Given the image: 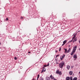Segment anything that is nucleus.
<instances>
[{
  "label": "nucleus",
  "instance_id": "39448f33",
  "mask_svg": "<svg viewBox=\"0 0 80 80\" xmlns=\"http://www.w3.org/2000/svg\"><path fill=\"white\" fill-rule=\"evenodd\" d=\"M65 54H64L63 56H61L60 57V59L61 60H63V58L65 57Z\"/></svg>",
  "mask_w": 80,
  "mask_h": 80
},
{
  "label": "nucleus",
  "instance_id": "c756f323",
  "mask_svg": "<svg viewBox=\"0 0 80 80\" xmlns=\"http://www.w3.org/2000/svg\"><path fill=\"white\" fill-rule=\"evenodd\" d=\"M55 52L56 53H57V51L56 50V51H55Z\"/></svg>",
  "mask_w": 80,
  "mask_h": 80
},
{
  "label": "nucleus",
  "instance_id": "f8f14e48",
  "mask_svg": "<svg viewBox=\"0 0 80 80\" xmlns=\"http://www.w3.org/2000/svg\"><path fill=\"white\" fill-rule=\"evenodd\" d=\"M69 73L70 75H72V73H73V72L71 71L69 72Z\"/></svg>",
  "mask_w": 80,
  "mask_h": 80
},
{
  "label": "nucleus",
  "instance_id": "dca6fc26",
  "mask_svg": "<svg viewBox=\"0 0 80 80\" xmlns=\"http://www.w3.org/2000/svg\"><path fill=\"white\" fill-rule=\"evenodd\" d=\"M55 61L56 63V64H58V63L57 62H58V59H56Z\"/></svg>",
  "mask_w": 80,
  "mask_h": 80
},
{
  "label": "nucleus",
  "instance_id": "4be33fe9",
  "mask_svg": "<svg viewBox=\"0 0 80 80\" xmlns=\"http://www.w3.org/2000/svg\"><path fill=\"white\" fill-rule=\"evenodd\" d=\"M59 56V55H57L56 56V58H57Z\"/></svg>",
  "mask_w": 80,
  "mask_h": 80
},
{
  "label": "nucleus",
  "instance_id": "bb28decb",
  "mask_svg": "<svg viewBox=\"0 0 80 80\" xmlns=\"http://www.w3.org/2000/svg\"><path fill=\"white\" fill-rule=\"evenodd\" d=\"M64 45H65V44H64V43H63V44L62 45V46H63Z\"/></svg>",
  "mask_w": 80,
  "mask_h": 80
},
{
  "label": "nucleus",
  "instance_id": "9b49d317",
  "mask_svg": "<svg viewBox=\"0 0 80 80\" xmlns=\"http://www.w3.org/2000/svg\"><path fill=\"white\" fill-rule=\"evenodd\" d=\"M70 50H71V48H69L68 50V51L67 53H70Z\"/></svg>",
  "mask_w": 80,
  "mask_h": 80
},
{
  "label": "nucleus",
  "instance_id": "7ed1b4c3",
  "mask_svg": "<svg viewBox=\"0 0 80 80\" xmlns=\"http://www.w3.org/2000/svg\"><path fill=\"white\" fill-rule=\"evenodd\" d=\"M56 73L57 74H59V75H61L62 72H61V71H59V70H57Z\"/></svg>",
  "mask_w": 80,
  "mask_h": 80
},
{
  "label": "nucleus",
  "instance_id": "6ab92c4d",
  "mask_svg": "<svg viewBox=\"0 0 80 80\" xmlns=\"http://www.w3.org/2000/svg\"><path fill=\"white\" fill-rule=\"evenodd\" d=\"M70 80H73V78L72 77H70Z\"/></svg>",
  "mask_w": 80,
  "mask_h": 80
},
{
  "label": "nucleus",
  "instance_id": "f704fd0d",
  "mask_svg": "<svg viewBox=\"0 0 80 80\" xmlns=\"http://www.w3.org/2000/svg\"><path fill=\"white\" fill-rule=\"evenodd\" d=\"M71 68H73V67L72 66Z\"/></svg>",
  "mask_w": 80,
  "mask_h": 80
},
{
  "label": "nucleus",
  "instance_id": "4468645a",
  "mask_svg": "<svg viewBox=\"0 0 80 80\" xmlns=\"http://www.w3.org/2000/svg\"><path fill=\"white\" fill-rule=\"evenodd\" d=\"M67 40H65L63 42V43H64V44H65L66 43H67Z\"/></svg>",
  "mask_w": 80,
  "mask_h": 80
},
{
  "label": "nucleus",
  "instance_id": "a211bd4d",
  "mask_svg": "<svg viewBox=\"0 0 80 80\" xmlns=\"http://www.w3.org/2000/svg\"><path fill=\"white\" fill-rule=\"evenodd\" d=\"M40 76V75H39V74H38V77H37V80H38V79L39 78V77Z\"/></svg>",
  "mask_w": 80,
  "mask_h": 80
},
{
  "label": "nucleus",
  "instance_id": "0eeeda50",
  "mask_svg": "<svg viewBox=\"0 0 80 80\" xmlns=\"http://www.w3.org/2000/svg\"><path fill=\"white\" fill-rule=\"evenodd\" d=\"M46 80H50V78L49 77H47L46 78Z\"/></svg>",
  "mask_w": 80,
  "mask_h": 80
},
{
  "label": "nucleus",
  "instance_id": "6e6552de",
  "mask_svg": "<svg viewBox=\"0 0 80 80\" xmlns=\"http://www.w3.org/2000/svg\"><path fill=\"white\" fill-rule=\"evenodd\" d=\"M70 66L69 65H68L67 66V68L68 70H69L70 69Z\"/></svg>",
  "mask_w": 80,
  "mask_h": 80
},
{
  "label": "nucleus",
  "instance_id": "a878e982",
  "mask_svg": "<svg viewBox=\"0 0 80 80\" xmlns=\"http://www.w3.org/2000/svg\"><path fill=\"white\" fill-rule=\"evenodd\" d=\"M21 19H23V18L22 17H21Z\"/></svg>",
  "mask_w": 80,
  "mask_h": 80
},
{
  "label": "nucleus",
  "instance_id": "cd10ccee",
  "mask_svg": "<svg viewBox=\"0 0 80 80\" xmlns=\"http://www.w3.org/2000/svg\"><path fill=\"white\" fill-rule=\"evenodd\" d=\"M42 72H43V70H42Z\"/></svg>",
  "mask_w": 80,
  "mask_h": 80
},
{
  "label": "nucleus",
  "instance_id": "e433bc0d",
  "mask_svg": "<svg viewBox=\"0 0 80 80\" xmlns=\"http://www.w3.org/2000/svg\"><path fill=\"white\" fill-rule=\"evenodd\" d=\"M0 45H1V43H0Z\"/></svg>",
  "mask_w": 80,
  "mask_h": 80
},
{
  "label": "nucleus",
  "instance_id": "393cba45",
  "mask_svg": "<svg viewBox=\"0 0 80 80\" xmlns=\"http://www.w3.org/2000/svg\"><path fill=\"white\" fill-rule=\"evenodd\" d=\"M41 80H43V78H42L41 79Z\"/></svg>",
  "mask_w": 80,
  "mask_h": 80
},
{
  "label": "nucleus",
  "instance_id": "c85d7f7f",
  "mask_svg": "<svg viewBox=\"0 0 80 80\" xmlns=\"http://www.w3.org/2000/svg\"><path fill=\"white\" fill-rule=\"evenodd\" d=\"M72 40H73V39H72L71 41H70V42H72Z\"/></svg>",
  "mask_w": 80,
  "mask_h": 80
},
{
  "label": "nucleus",
  "instance_id": "f257e3e1",
  "mask_svg": "<svg viewBox=\"0 0 80 80\" xmlns=\"http://www.w3.org/2000/svg\"><path fill=\"white\" fill-rule=\"evenodd\" d=\"M64 64H65V62H62L59 63V67L61 68H62L63 67Z\"/></svg>",
  "mask_w": 80,
  "mask_h": 80
},
{
  "label": "nucleus",
  "instance_id": "423d86ee",
  "mask_svg": "<svg viewBox=\"0 0 80 80\" xmlns=\"http://www.w3.org/2000/svg\"><path fill=\"white\" fill-rule=\"evenodd\" d=\"M73 57L74 58H75L76 59H77V55H76L75 54H74L73 55Z\"/></svg>",
  "mask_w": 80,
  "mask_h": 80
},
{
  "label": "nucleus",
  "instance_id": "ddd939ff",
  "mask_svg": "<svg viewBox=\"0 0 80 80\" xmlns=\"http://www.w3.org/2000/svg\"><path fill=\"white\" fill-rule=\"evenodd\" d=\"M64 50L65 51V53H67V49H64Z\"/></svg>",
  "mask_w": 80,
  "mask_h": 80
},
{
  "label": "nucleus",
  "instance_id": "f03ea898",
  "mask_svg": "<svg viewBox=\"0 0 80 80\" xmlns=\"http://www.w3.org/2000/svg\"><path fill=\"white\" fill-rule=\"evenodd\" d=\"M76 35H73V37L72 38V40L74 39V40L73 41V42H75L77 41V37H76Z\"/></svg>",
  "mask_w": 80,
  "mask_h": 80
},
{
  "label": "nucleus",
  "instance_id": "72a5a7b5",
  "mask_svg": "<svg viewBox=\"0 0 80 80\" xmlns=\"http://www.w3.org/2000/svg\"><path fill=\"white\" fill-rule=\"evenodd\" d=\"M74 61L76 60V59H74Z\"/></svg>",
  "mask_w": 80,
  "mask_h": 80
},
{
  "label": "nucleus",
  "instance_id": "2f4dec72",
  "mask_svg": "<svg viewBox=\"0 0 80 80\" xmlns=\"http://www.w3.org/2000/svg\"><path fill=\"white\" fill-rule=\"evenodd\" d=\"M20 68H22V67H20Z\"/></svg>",
  "mask_w": 80,
  "mask_h": 80
},
{
  "label": "nucleus",
  "instance_id": "c9c22d12",
  "mask_svg": "<svg viewBox=\"0 0 80 80\" xmlns=\"http://www.w3.org/2000/svg\"><path fill=\"white\" fill-rule=\"evenodd\" d=\"M79 50H80V48H79Z\"/></svg>",
  "mask_w": 80,
  "mask_h": 80
},
{
  "label": "nucleus",
  "instance_id": "79ce46f5",
  "mask_svg": "<svg viewBox=\"0 0 80 80\" xmlns=\"http://www.w3.org/2000/svg\"><path fill=\"white\" fill-rule=\"evenodd\" d=\"M79 77H80V76H79Z\"/></svg>",
  "mask_w": 80,
  "mask_h": 80
},
{
  "label": "nucleus",
  "instance_id": "2eb2a0df",
  "mask_svg": "<svg viewBox=\"0 0 80 80\" xmlns=\"http://www.w3.org/2000/svg\"><path fill=\"white\" fill-rule=\"evenodd\" d=\"M66 80H70V77H67L66 78Z\"/></svg>",
  "mask_w": 80,
  "mask_h": 80
},
{
  "label": "nucleus",
  "instance_id": "1a4fd4ad",
  "mask_svg": "<svg viewBox=\"0 0 80 80\" xmlns=\"http://www.w3.org/2000/svg\"><path fill=\"white\" fill-rule=\"evenodd\" d=\"M77 46H76L74 47L73 50H77Z\"/></svg>",
  "mask_w": 80,
  "mask_h": 80
},
{
  "label": "nucleus",
  "instance_id": "b1692460",
  "mask_svg": "<svg viewBox=\"0 0 80 80\" xmlns=\"http://www.w3.org/2000/svg\"><path fill=\"white\" fill-rule=\"evenodd\" d=\"M49 66V63H48L47 65V67H48Z\"/></svg>",
  "mask_w": 80,
  "mask_h": 80
},
{
  "label": "nucleus",
  "instance_id": "7c9ffc66",
  "mask_svg": "<svg viewBox=\"0 0 80 80\" xmlns=\"http://www.w3.org/2000/svg\"><path fill=\"white\" fill-rule=\"evenodd\" d=\"M60 50H61V48H60V49H59V51H60Z\"/></svg>",
  "mask_w": 80,
  "mask_h": 80
},
{
  "label": "nucleus",
  "instance_id": "5701e85b",
  "mask_svg": "<svg viewBox=\"0 0 80 80\" xmlns=\"http://www.w3.org/2000/svg\"><path fill=\"white\" fill-rule=\"evenodd\" d=\"M6 20L7 21L8 20V18H6Z\"/></svg>",
  "mask_w": 80,
  "mask_h": 80
},
{
  "label": "nucleus",
  "instance_id": "58836bf2",
  "mask_svg": "<svg viewBox=\"0 0 80 80\" xmlns=\"http://www.w3.org/2000/svg\"><path fill=\"white\" fill-rule=\"evenodd\" d=\"M69 47H70V45H69Z\"/></svg>",
  "mask_w": 80,
  "mask_h": 80
},
{
  "label": "nucleus",
  "instance_id": "20e7f679",
  "mask_svg": "<svg viewBox=\"0 0 80 80\" xmlns=\"http://www.w3.org/2000/svg\"><path fill=\"white\" fill-rule=\"evenodd\" d=\"M75 51H76V50H75L74 49L72 50V51L71 53V55H72V56L73 55V53L75 52Z\"/></svg>",
  "mask_w": 80,
  "mask_h": 80
},
{
  "label": "nucleus",
  "instance_id": "ea45409f",
  "mask_svg": "<svg viewBox=\"0 0 80 80\" xmlns=\"http://www.w3.org/2000/svg\"><path fill=\"white\" fill-rule=\"evenodd\" d=\"M33 80H35V79H33Z\"/></svg>",
  "mask_w": 80,
  "mask_h": 80
},
{
  "label": "nucleus",
  "instance_id": "9d476101",
  "mask_svg": "<svg viewBox=\"0 0 80 80\" xmlns=\"http://www.w3.org/2000/svg\"><path fill=\"white\" fill-rule=\"evenodd\" d=\"M50 78H51V79H52V80H54V77H53L52 76V75H51L50 76Z\"/></svg>",
  "mask_w": 80,
  "mask_h": 80
},
{
  "label": "nucleus",
  "instance_id": "aec40b11",
  "mask_svg": "<svg viewBox=\"0 0 80 80\" xmlns=\"http://www.w3.org/2000/svg\"><path fill=\"white\" fill-rule=\"evenodd\" d=\"M14 59L15 60H17V57H15L14 58Z\"/></svg>",
  "mask_w": 80,
  "mask_h": 80
},
{
  "label": "nucleus",
  "instance_id": "412c9836",
  "mask_svg": "<svg viewBox=\"0 0 80 80\" xmlns=\"http://www.w3.org/2000/svg\"><path fill=\"white\" fill-rule=\"evenodd\" d=\"M47 67V65H45L44 66V67Z\"/></svg>",
  "mask_w": 80,
  "mask_h": 80
},
{
  "label": "nucleus",
  "instance_id": "4c0bfd02",
  "mask_svg": "<svg viewBox=\"0 0 80 80\" xmlns=\"http://www.w3.org/2000/svg\"><path fill=\"white\" fill-rule=\"evenodd\" d=\"M80 32V31H78V32Z\"/></svg>",
  "mask_w": 80,
  "mask_h": 80
},
{
  "label": "nucleus",
  "instance_id": "a19ab883",
  "mask_svg": "<svg viewBox=\"0 0 80 80\" xmlns=\"http://www.w3.org/2000/svg\"><path fill=\"white\" fill-rule=\"evenodd\" d=\"M44 72H45V70H44Z\"/></svg>",
  "mask_w": 80,
  "mask_h": 80
},
{
  "label": "nucleus",
  "instance_id": "f3484780",
  "mask_svg": "<svg viewBox=\"0 0 80 80\" xmlns=\"http://www.w3.org/2000/svg\"><path fill=\"white\" fill-rule=\"evenodd\" d=\"M77 80V78H74L73 79V80Z\"/></svg>",
  "mask_w": 80,
  "mask_h": 80
},
{
  "label": "nucleus",
  "instance_id": "473e14b6",
  "mask_svg": "<svg viewBox=\"0 0 80 80\" xmlns=\"http://www.w3.org/2000/svg\"><path fill=\"white\" fill-rule=\"evenodd\" d=\"M28 53H30V52H28Z\"/></svg>",
  "mask_w": 80,
  "mask_h": 80
}]
</instances>
